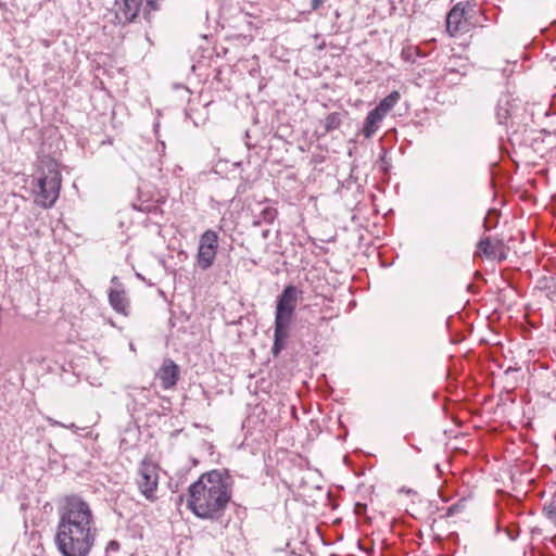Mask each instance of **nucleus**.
Masks as SVG:
<instances>
[{"mask_svg": "<svg viewBox=\"0 0 556 556\" xmlns=\"http://www.w3.org/2000/svg\"><path fill=\"white\" fill-rule=\"evenodd\" d=\"M233 479L227 470H211L189 486V509L202 519H219L232 496Z\"/></svg>", "mask_w": 556, "mask_h": 556, "instance_id": "f03ea898", "label": "nucleus"}, {"mask_svg": "<svg viewBox=\"0 0 556 556\" xmlns=\"http://www.w3.org/2000/svg\"><path fill=\"white\" fill-rule=\"evenodd\" d=\"M472 10L470 2H458L447 13L446 31L450 36L455 37L469 30L468 12Z\"/></svg>", "mask_w": 556, "mask_h": 556, "instance_id": "6e6552de", "label": "nucleus"}, {"mask_svg": "<svg viewBox=\"0 0 556 556\" xmlns=\"http://www.w3.org/2000/svg\"><path fill=\"white\" fill-rule=\"evenodd\" d=\"M342 123V114L339 112H332L327 115L324 121V128L326 132H331L338 129Z\"/></svg>", "mask_w": 556, "mask_h": 556, "instance_id": "2eb2a0df", "label": "nucleus"}, {"mask_svg": "<svg viewBox=\"0 0 556 556\" xmlns=\"http://www.w3.org/2000/svg\"><path fill=\"white\" fill-rule=\"evenodd\" d=\"M179 366L170 358H165L156 372V378L164 390L174 388L179 379Z\"/></svg>", "mask_w": 556, "mask_h": 556, "instance_id": "1a4fd4ad", "label": "nucleus"}, {"mask_svg": "<svg viewBox=\"0 0 556 556\" xmlns=\"http://www.w3.org/2000/svg\"><path fill=\"white\" fill-rule=\"evenodd\" d=\"M478 250L488 258L490 256H495L498 247V240L496 242H492L490 237H483L480 239L477 245Z\"/></svg>", "mask_w": 556, "mask_h": 556, "instance_id": "4468645a", "label": "nucleus"}, {"mask_svg": "<svg viewBox=\"0 0 556 556\" xmlns=\"http://www.w3.org/2000/svg\"><path fill=\"white\" fill-rule=\"evenodd\" d=\"M543 511L549 520L556 522V505H554V504L546 505V506H544Z\"/></svg>", "mask_w": 556, "mask_h": 556, "instance_id": "a211bd4d", "label": "nucleus"}, {"mask_svg": "<svg viewBox=\"0 0 556 556\" xmlns=\"http://www.w3.org/2000/svg\"><path fill=\"white\" fill-rule=\"evenodd\" d=\"M301 291L294 286H287L277 299L274 327V344L271 352L278 355L287 344L290 334V325Z\"/></svg>", "mask_w": 556, "mask_h": 556, "instance_id": "7ed1b4c3", "label": "nucleus"}, {"mask_svg": "<svg viewBox=\"0 0 556 556\" xmlns=\"http://www.w3.org/2000/svg\"><path fill=\"white\" fill-rule=\"evenodd\" d=\"M218 249V235L214 230L204 231L199 239L197 264L202 270H206L214 264Z\"/></svg>", "mask_w": 556, "mask_h": 556, "instance_id": "0eeeda50", "label": "nucleus"}, {"mask_svg": "<svg viewBox=\"0 0 556 556\" xmlns=\"http://www.w3.org/2000/svg\"><path fill=\"white\" fill-rule=\"evenodd\" d=\"M109 301L111 306L119 314H128V299L124 290L111 289L109 292Z\"/></svg>", "mask_w": 556, "mask_h": 556, "instance_id": "9b49d317", "label": "nucleus"}, {"mask_svg": "<svg viewBox=\"0 0 556 556\" xmlns=\"http://www.w3.org/2000/svg\"><path fill=\"white\" fill-rule=\"evenodd\" d=\"M136 482L139 491L147 500L155 501L159 485L157 466L148 459H143L139 466Z\"/></svg>", "mask_w": 556, "mask_h": 556, "instance_id": "423d86ee", "label": "nucleus"}, {"mask_svg": "<svg viewBox=\"0 0 556 556\" xmlns=\"http://www.w3.org/2000/svg\"><path fill=\"white\" fill-rule=\"evenodd\" d=\"M47 421H48V422H49V425H50V426H52V427H62V428L70 429V430H72V431H74V432H77L78 430H80V428H79V427H77V426H76L75 424H73V422H72V424H70V425H65V424H63V422H61V421H58V420H55V419H53V418H51V417H48V418H47ZM89 427H90V426H86V427L81 428V430L88 429Z\"/></svg>", "mask_w": 556, "mask_h": 556, "instance_id": "f3484780", "label": "nucleus"}, {"mask_svg": "<svg viewBox=\"0 0 556 556\" xmlns=\"http://www.w3.org/2000/svg\"><path fill=\"white\" fill-rule=\"evenodd\" d=\"M112 283H117L118 282V278L116 276H114L111 280Z\"/></svg>", "mask_w": 556, "mask_h": 556, "instance_id": "5701e85b", "label": "nucleus"}, {"mask_svg": "<svg viewBox=\"0 0 556 556\" xmlns=\"http://www.w3.org/2000/svg\"><path fill=\"white\" fill-rule=\"evenodd\" d=\"M121 547L119 543L117 541H110L109 544H108V547L106 549L109 551H118Z\"/></svg>", "mask_w": 556, "mask_h": 556, "instance_id": "aec40b11", "label": "nucleus"}, {"mask_svg": "<svg viewBox=\"0 0 556 556\" xmlns=\"http://www.w3.org/2000/svg\"><path fill=\"white\" fill-rule=\"evenodd\" d=\"M324 0H311V8L312 10H317L321 4Z\"/></svg>", "mask_w": 556, "mask_h": 556, "instance_id": "4be33fe9", "label": "nucleus"}, {"mask_svg": "<svg viewBox=\"0 0 556 556\" xmlns=\"http://www.w3.org/2000/svg\"><path fill=\"white\" fill-rule=\"evenodd\" d=\"M498 249L496 251V255L495 256H490L491 260H497L498 262H503L504 260H506L507 255H506V252L504 251V243L502 240H498Z\"/></svg>", "mask_w": 556, "mask_h": 556, "instance_id": "6ab92c4d", "label": "nucleus"}, {"mask_svg": "<svg viewBox=\"0 0 556 556\" xmlns=\"http://www.w3.org/2000/svg\"><path fill=\"white\" fill-rule=\"evenodd\" d=\"M277 214L278 212L275 207L266 206L261 211L260 218L267 224H271L277 217Z\"/></svg>", "mask_w": 556, "mask_h": 556, "instance_id": "dca6fc26", "label": "nucleus"}, {"mask_svg": "<svg viewBox=\"0 0 556 556\" xmlns=\"http://www.w3.org/2000/svg\"><path fill=\"white\" fill-rule=\"evenodd\" d=\"M61 181L62 177L56 164L49 162L47 170H42L33 182L35 203L43 208L52 207L59 199Z\"/></svg>", "mask_w": 556, "mask_h": 556, "instance_id": "20e7f679", "label": "nucleus"}, {"mask_svg": "<svg viewBox=\"0 0 556 556\" xmlns=\"http://www.w3.org/2000/svg\"><path fill=\"white\" fill-rule=\"evenodd\" d=\"M163 0H121L115 2V23L127 25L142 13L146 21H151L152 12L161 9Z\"/></svg>", "mask_w": 556, "mask_h": 556, "instance_id": "39448f33", "label": "nucleus"}, {"mask_svg": "<svg viewBox=\"0 0 556 556\" xmlns=\"http://www.w3.org/2000/svg\"><path fill=\"white\" fill-rule=\"evenodd\" d=\"M400 99V92L392 91L389 96L383 98L374 110L378 111L381 116L386 117V115L395 106Z\"/></svg>", "mask_w": 556, "mask_h": 556, "instance_id": "ddd939ff", "label": "nucleus"}, {"mask_svg": "<svg viewBox=\"0 0 556 556\" xmlns=\"http://www.w3.org/2000/svg\"><path fill=\"white\" fill-rule=\"evenodd\" d=\"M383 116H381L378 111H375L374 109L368 112L364 124L362 134L366 139H370L379 129L381 122L383 121Z\"/></svg>", "mask_w": 556, "mask_h": 556, "instance_id": "9d476101", "label": "nucleus"}, {"mask_svg": "<svg viewBox=\"0 0 556 556\" xmlns=\"http://www.w3.org/2000/svg\"><path fill=\"white\" fill-rule=\"evenodd\" d=\"M457 511H458V505H457V504H454V505H451V506L447 508L446 515H447V516H453V515H455Z\"/></svg>", "mask_w": 556, "mask_h": 556, "instance_id": "412c9836", "label": "nucleus"}, {"mask_svg": "<svg viewBox=\"0 0 556 556\" xmlns=\"http://www.w3.org/2000/svg\"><path fill=\"white\" fill-rule=\"evenodd\" d=\"M54 543L63 556H89L98 529L90 504L78 494L64 496L58 507Z\"/></svg>", "mask_w": 556, "mask_h": 556, "instance_id": "f257e3e1", "label": "nucleus"}, {"mask_svg": "<svg viewBox=\"0 0 556 556\" xmlns=\"http://www.w3.org/2000/svg\"><path fill=\"white\" fill-rule=\"evenodd\" d=\"M513 104L507 96L500 98L495 116L500 125H507L511 116Z\"/></svg>", "mask_w": 556, "mask_h": 556, "instance_id": "f8f14e48", "label": "nucleus"}, {"mask_svg": "<svg viewBox=\"0 0 556 556\" xmlns=\"http://www.w3.org/2000/svg\"><path fill=\"white\" fill-rule=\"evenodd\" d=\"M484 228L485 230H490L491 228L488 226L486 220H484Z\"/></svg>", "mask_w": 556, "mask_h": 556, "instance_id": "b1692460", "label": "nucleus"}]
</instances>
